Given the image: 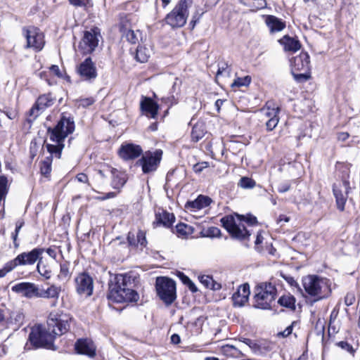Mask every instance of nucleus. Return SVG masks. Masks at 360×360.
<instances>
[{"mask_svg":"<svg viewBox=\"0 0 360 360\" xmlns=\"http://www.w3.org/2000/svg\"><path fill=\"white\" fill-rule=\"evenodd\" d=\"M268 110H269V109H268ZM279 108H273L271 112L267 111L266 112L267 117L273 115V117L269 119V120L266 122V130L272 131L277 126L279 120L277 116Z\"/></svg>","mask_w":360,"mask_h":360,"instance_id":"nucleus-30","label":"nucleus"},{"mask_svg":"<svg viewBox=\"0 0 360 360\" xmlns=\"http://www.w3.org/2000/svg\"><path fill=\"white\" fill-rule=\"evenodd\" d=\"M302 285L306 292L311 297H316V300L328 297L331 292L328 281L314 275L304 277Z\"/></svg>","mask_w":360,"mask_h":360,"instance_id":"nucleus-3","label":"nucleus"},{"mask_svg":"<svg viewBox=\"0 0 360 360\" xmlns=\"http://www.w3.org/2000/svg\"><path fill=\"white\" fill-rule=\"evenodd\" d=\"M25 222L23 219H19L15 223V231L12 233V234H16V237L18 236V233L21 229V228L24 226Z\"/></svg>","mask_w":360,"mask_h":360,"instance_id":"nucleus-61","label":"nucleus"},{"mask_svg":"<svg viewBox=\"0 0 360 360\" xmlns=\"http://www.w3.org/2000/svg\"><path fill=\"white\" fill-rule=\"evenodd\" d=\"M143 150L140 146L134 143L122 144L119 150V155L124 160H134L139 157Z\"/></svg>","mask_w":360,"mask_h":360,"instance_id":"nucleus-19","label":"nucleus"},{"mask_svg":"<svg viewBox=\"0 0 360 360\" xmlns=\"http://www.w3.org/2000/svg\"><path fill=\"white\" fill-rule=\"evenodd\" d=\"M53 340L47 331H44L39 326L32 328L29 335V341L36 348L46 347L50 345Z\"/></svg>","mask_w":360,"mask_h":360,"instance_id":"nucleus-12","label":"nucleus"},{"mask_svg":"<svg viewBox=\"0 0 360 360\" xmlns=\"http://www.w3.org/2000/svg\"><path fill=\"white\" fill-rule=\"evenodd\" d=\"M7 178L5 176H0V202L4 199L7 193Z\"/></svg>","mask_w":360,"mask_h":360,"instance_id":"nucleus-43","label":"nucleus"},{"mask_svg":"<svg viewBox=\"0 0 360 360\" xmlns=\"http://www.w3.org/2000/svg\"><path fill=\"white\" fill-rule=\"evenodd\" d=\"M44 249L36 248L30 252H24L19 254L15 259L10 260L13 269L18 266L32 265L41 258Z\"/></svg>","mask_w":360,"mask_h":360,"instance_id":"nucleus-9","label":"nucleus"},{"mask_svg":"<svg viewBox=\"0 0 360 360\" xmlns=\"http://www.w3.org/2000/svg\"><path fill=\"white\" fill-rule=\"evenodd\" d=\"M24 317L23 313L20 311L13 312L11 316V319L14 320L15 323L18 325L22 323Z\"/></svg>","mask_w":360,"mask_h":360,"instance_id":"nucleus-46","label":"nucleus"},{"mask_svg":"<svg viewBox=\"0 0 360 360\" xmlns=\"http://www.w3.org/2000/svg\"><path fill=\"white\" fill-rule=\"evenodd\" d=\"M276 295V287L270 283H262L255 288L254 297L256 308L268 309L274 301Z\"/></svg>","mask_w":360,"mask_h":360,"instance_id":"nucleus-4","label":"nucleus"},{"mask_svg":"<svg viewBox=\"0 0 360 360\" xmlns=\"http://www.w3.org/2000/svg\"><path fill=\"white\" fill-rule=\"evenodd\" d=\"M71 5L75 7H86L89 3V0H69Z\"/></svg>","mask_w":360,"mask_h":360,"instance_id":"nucleus-54","label":"nucleus"},{"mask_svg":"<svg viewBox=\"0 0 360 360\" xmlns=\"http://www.w3.org/2000/svg\"><path fill=\"white\" fill-rule=\"evenodd\" d=\"M293 323L289 326H288L283 331L279 333L278 335H281L283 338L288 337L292 332Z\"/></svg>","mask_w":360,"mask_h":360,"instance_id":"nucleus-62","label":"nucleus"},{"mask_svg":"<svg viewBox=\"0 0 360 360\" xmlns=\"http://www.w3.org/2000/svg\"><path fill=\"white\" fill-rule=\"evenodd\" d=\"M291 72L310 71L309 56L307 52H301L300 55L290 60Z\"/></svg>","mask_w":360,"mask_h":360,"instance_id":"nucleus-18","label":"nucleus"},{"mask_svg":"<svg viewBox=\"0 0 360 360\" xmlns=\"http://www.w3.org/2000/svg\"><path fill=\"white\" fill-rule=\"evenodd\" d=\"M75 350L78 354L94 357L96 355V347L91 340L79 339L75 345Z\"/></svg>","mask_w":360,"mask_h":360,"instance_id":"nucleus-23","label":"nucleus"},{"mask_svg":"<svg viewBox=\"0 0 360 360\" xmlns=\"http://www.w3.org/2000/svg\"><path fill=\"white\" fill-rule=\"evenodd\" d=\"M265 23L271 33L282 31L286 26L285 22L271 15L265 17Z\"/></svg>","mask_w":360,"mask_h":360,"instance_id":"nucleus-25","label":"nucleus"},{"mask_svg":"<svg viewBox=\"0 0 360 360\" xmlns=\"http://www.w3.org/2000/svg\"><path fill=\"white\" fill-rule=\"evenodd\" d=\"M42 257L40 258L37 263V269L39 274L44 276L46 279L50 278L51 276V269L45 265L43 262L41 261Z\"/></svg>","mask_w":360,"mask_h":360,"instance_id":"nucleus-38","label":"nucleus"},{"mask_svg":"<svg viewBox=\"0 0 360 360\" xmlns=\"http://www.w3.org/2000/svg\"><path fill=\"white\" fill-rule=\"evenodd\" d=\"M77 73L83 81L92 82L97 76V69L90 57L86 58L77 67Z\"/></svg>","mask_w":360,"mask_h":360,"instance_id":"nucleus-11","label":"nucleus"},{"mask_svg":"<svg viewBox=\"0 0 360 360\" xmlns=\"http://www.w3.org/2000/svg\"><path fill=\"white\" fill-rule=\"evenodd\" d=\"M223 352L226 354H230L233 356H236L239 351L233 345H225L222 348Z\"/></svg>","mask_w":360,"mask_h":360,"instance_id":"nucleus-47","label":"nucleus"},{"mask_svg":"<svg viewBox=\"0 0 360 360\" xmlns=\"http://www.w3.org/2000/svg\"><path fill=\"white\" fill-rule=\"evenodd\" d=\"M162 151L156 150L155 153H146L136 162L140 165L144 174L154 172L157 169L161 160Z\"/></svg>","mask_w":360,"mask_h":360,"instance_id":"nucleus-10","label":"nucleus"},{"mask_svg":"<svg viewBox=\"0 0 360 360\" xmlns=\"http://www.w3.org/2000/svg\"><path fill=\"white\" fill-rule=\"evenodd\" d=\"M238 185V186L245 189L253 188L256 185V182L251 178L243 176L240 179Z\"/></svg>","mask_w":360,"mask_h":360,"instance_id":"nucleus-39","label":"nucleus"},{"mask_svg":"<svg viewBox=\"0 0 360 360\" xmlns=\"http://www.w3.org/2000/svg\"><path fill=\"white\" fill-rule=\"evenodd\" d=\"M222 226L231 234V236L238 240H246L250 236L249 231L244 225L237 224L233 215H226L220 220Z\"/></svg>","mask_w":360,"mask_h":360,"instance_id":"nucleus-7","label":"nucleus"},{"mask_svg":"<svg viewBox=\"0 0 360 360\" xmlns=\"http://www.w3.org/2000/svg\"><path fill=\"white\" fill-rule=\"evenodd\" d=\"M302 73H298L297 72H291L294 79L297 82H304L307 81L310 77V72L309 71H302Z\"/></svg>","mask_w":360,"mask_h":360,"instance_id":"nucleus-42","label":"nucleus"},{"mask_svg":"<svg viewBox=\"0 0 360 360\" xmlns=\"http://www.w3.org/2000/svg\"><path fill=\"white\" fill-rule=\"evenodd\" d=\"M236 217H238V219H239L240 221H245L248 224L253 225L257 224V218L255 216L249 215L246 217L244 216H240L238 214H236Z\"/></svg>","mask_w":360,"mask_h":360,"instance_id":"nucleus-48","label":"nucleus"},{"mask_svg":"<svg viewBox=\"0 0 360 360\" xmlns=\"http://www.w3.org/2000/svg\"><path fill=\"white\" fill-rule=\"evenodd\" d=\"M355 295L353 292H348L345 297V304L347 306L352 305L355 302Z\"/></svg>","mask_w":360,"mask_h":360,"instance_id":"nucleus-56","label":"nucleus"},{"mask_svg":"<svg viewBox=\"0 0 360 360\" xmlns=\"http://www.w3.org/2000/svg\"><path fill=\"white\" fill-rule=\"evenodd\" d=\"M243 5L249 7L252 11H257L266 6V0H238Z\"/></svg>","mask_w":360,"mask_h":360,"instance_id":"nucleus-32","label":"nucleus"},{"mask_svg":"<svg viewBox=\"0 0 360 360\" xmlns=\"http://www.w3.org/2000/svg\"><path fill=\"white\" fill-rule=\"evenodd\" d=\"M75 288L77 292L86 297L92 295L94 290L93 278L86 273L79 274L75 278Z\"/></svg>","mask_w":360,"mask_h":360,"instance_id":"nucleus-13","label":"nucleus"},{"mask_svg":"<svg viewBox=\"0 0 360 360\" xmlns=\"http://www.w3.org/2000/svg\"><path fill=\"white\" fill-rule=\"evenodd\" d=\"M51 171V165L47 162H41V172L44 175H48Z\"/></svg>","mask_w":360,"mask_h":360,"instance_id":"nucleus-55","label":"nucleus"},{"mask_svg":"<svg viewBox=\"0 0 360 360\" xmlns=\"http://www.w3.org/2000/svg\"><path fill=\"white\" fill-rule=\"evenodd\" d=\"M11 290L27 299L39 298V286L34 283L21 282L13 285Z\"/></svg>","mask_w":360,"mask_h":360,"instance_id":"nucleus-16","label":"nucleus"},{"mask_svg":"<svg viewBox=\"0 0 360 360\" xmlns=\"http://www.w3.org/2000/svg\"><path fill=\"white\" fill-rule=\"evenodd\" d=\"M278 42L283 46L285 51L296 52L301 49L300 41L288 35H284Z\"/></svg>","mask_w":360,"mask_h":360,"instance_id":"nucleus-26","label":"nucleus"},{"mask_svg":"<svg viewBox=\"0 0 360 360\" xmlns=\"http://www.w3.org/2000/svg\"><path fill=\"white\" fill-rule=\"evenodd\" d=\"M290 188V184L288 183L281 184L278 188V191L279 193H285L288 191Z\"/></svg>","mask_w":360,"mask_h":360,"instance_id":"nucleus-64","label":"nucleus"},{"mask_svg":"<svg viewBox=\"0 0 360 360\" xmlns=\"http://www.w3.org/2000/svg\"><path fill=\"white\" fill-rule=\"evenodd\" d=\"M212 200L210 198L200 195L195 200L187 202L186 207L200 210L209 206Z\"/></svg>","mask_w":360,"mask_h":360,"instance_id":"nucleus-27","label":"nucleus"},{"mask_svg":"<svg viewBox=\"0 0 360 360\" xmlns=\"http://www.w3.org/2000/svg\"><path fill=\"white\" fill-rule=\"evenodd\" d=\"M174 221L175 217L174 214L164 210H159L155 212V220L153 221V226H162L165 228H170L173 226Z\"/></svg>","mask_w":360,"mask_h":360,"instance_id":"nucleus-22","label":"nucleus"},{"mask_svg":"<svg viewBox=\"0 0 360 360\" xmlns=\"http://www.w3.org/2000/svg\"><path fill=\"white\" fill-rule=\"evenodd\" d=\"M139 282V276L133 272L115 275L108 284V299L118 303L137 302L139 295L134 288Z\"/></svg>","mask_w":360,"mask_h":360,"instance_id":"nucleus-1","label":"nucleus"},{"mask_svg":"<svg viewBox=\"0 0 360 360\" xmlns=\"http://www.w3.org/2000/svg\"><path fill=\"white\" fill-rule=\"evenodd\" d=\"M149 58L148 51L146 48L139 46L136 49V59L141 63H146Z\"/></svg>","mask_w":360,"mask_h":360,"instance_id":"nucleus-37","label":"nucleus"},{"mask_svg":"<svg viewBox=\"0 0 360 360\" xmlns=\"http://www.w3.org/2000/svg\"><path fill=\"white\" fill-rule=\"evenodd\" d=\"M58 276L60 280H68L70 277L69 264L68 263L60 264V273Z\"/></svg>","mask_w":360,"mask_h":360,"instance_id":"nucleus-40","label":"nucleus"},{"mask_svg":"<svg viewBox=\"0 0 360 360\" xmlns=\"http://www.w3.org/2000/svg\"><path fill=\"white\" fill-rule=\"evenodd\" d=\"M285 280L289 283L291 286L297 287L299 290H301L297 281L291 276H284Z\"/></svg>","mask_w":360,"mask_h":360,"instance_id":"nucleus-63","label":"nucleus"},{"mask_svg":"<svg viewBox=\"0 0 360 360\" xmlns=\"http://www.w3.org/2000/svg\"><path fill=\"white\" fill-rule=\"evenodd\" d=\"M208 166H209V164L207 162H198L193 165V169L195 173L199 174L201 172H202V170L205 168H207Z\"/></svg>","mask_w":360,"mask_h":360,"instance_id":"nucleus-52","label":"nucleus"},{"mask_svg":"<svg viewBox=\"0 0 360 360\" xmlns=\"http://www.w3.org/2000/svg\"><path fill=\"white\" fill-rule=\"evenodd\" d=\"M54 103V99L51 94H44L37 98L35 104L43 112L46 108L51 107Z\"/></svg>","mask_w":360,"mask_h":360,"instance_id":"nucleus-29","label":"nucleus"},{"mask_svg":"<svg viewBox=\"0 0 360 360\" xmlns=\"http://www.w3.org/2000/svg\"><path fill=\"white\" fill-rule=\"evenodd\" d=\"M199 280L206 288H210L211 283H213L212 277L207 275H202L199 276Z\"/></svg>","mask_w":360,"mask_h":360,"instance_id":"nucleus-49","label":"nucleus"},{"mask_svg":"<svg viewBox=\"0 0 360 360\" xmlns=\"http://www.w3.org/2000/svg\"><path fill=\"white\" fill-rule=\"evenodd\" d=\"M176 231L179 237L186 238L193 233L194 229L188 224L179 223L176 226Z\"/></svg>","mask_w":360,"mask_h":360,"instance_id":"nucleus-34","label":"nucleus"},{"mask_svg":"<svg viewBox=\"0 0 360 360\" xmlns=\"http://www.w3.org/2000/svg\"><path fill=\"white\" fill-rule=\"evenodd\" d=\"M250 286L248 283L240 285L232 296L233 305L235 307H241L248 301Z\"/></svg>","mask_w":360,"mask_h":360,"instance_id":"nucleus-21","label":"nucleus"},{"mask_svg":"<svg viewBox=\"0 0 360 360\" xmlns=\"http://www.w3.org/2000/svg\"><path fill=\"white\" fill-rule=\"evenodd\" d=\"M136 246L139 244L142 247H146L147 244L146 233L141 230H139L136 233Z\"/></svg>","mask_w":360,"mask_h":360,"instance_id":"nucleus-45","label":"nucleus"},{"mask_svg":"<svg viewBox=\"0 0 360 360\" xmlns=\"http://www.w3.org/2000/svg\"><path fill=\"white\" fill-rule=\"evenodd\" d=\"M42 112L38 108L37 105L32 106V108L30 110V116L33 117V120H35Z\"/></svg>","mask_w":360,"mask_h":360,"instance_id":"nucleus-57","label":"nucleus"},{"mask_svg":"<svg viewBox=\"0 0 360 360\" xmlns=\"http://www.w3.org/2000/svg\"><path fill=\"white\" fill-rule=\"evenodd\" d=\"M205 134V128L202 122L196 123L192 129L191 131V139L192 141L195 142H198L200 140Z\"/></svg>","mask_w":360,"mask_h":360,"instance_id":"nucleus-31","label":"nucleus"},{"mask_svg":"<svg viewBox=\"0 0 360 360\" xmlns=\"http://www.w3.org/2000/svg\"><path fill=\"white\" fill-rule=\"evenodd\" d=\"M162 101L165 103L169 105H172L176 103V99L174 95H170L167 97H163L162 98Z\"/></svg>","mask_w":360,"mask_h":360,"instance_id":"nucleus-60","label":"nucleus"},{"mask_svg":"<svg viewBox=\"0 0 360 360\" xmlns=\"http://www.w3.org/2000/svg\"><path fill=\"white\" fill-rule=\"evenodd\" d=\"M140 108L147 117L155 119L158 112L159 105L152 98L143 96L140 103Z\"/></svg>","mask_w":360,"mask_h":360,"instance_id":"nucleus-20","label":"nucleus"},{"mask_svg":"<svg viewBox=\"0 0 360 360\" xmlns=\"http://www.w3.org/2000/svg\"><path fill=\"white\" fill-rule=\"evenodd\" d=\"M188 14L186 8L176 5L166 15L165 20L172 28L181 27L186 23Z\"/></svg>","mask_w":360,"mask_h":360,"instance_id":"nucleus-8","label":"nucleus"},{"mask_svg":"<svg viewBox=\"0 0 360 360\" xmlns=\"http://www.w3.org/2000/svg\"><path fill=\"white\" fill-rule=\"evenodd\" d=\"M13 270V266L10 261L6 262L4 267L0 269V278L4 277L8 273Z\"/></svg>","mask_w":360,"mask_h":360,"instance_id":"nucleus-50","label":"nucleus"},{"mask_svg":"<svg viewBox=\"0 0 360 360\" xmlns=\"http://www.w3.org/2000/svg\"><path fill=\"white\" fill-rule=\"evenodd\" d=\"M178 276L181 281V282L184 285H186L192 292H198V288L196 287L195 283L189 278L188 276H187L182 272H179Z\"/></svg>","mask_w":360,"mask_h":360,"instance_id":"nucleus-36","label":"nucleus"},{"mask_svg":"<svg viewBox=\"0 0 360 360\" xmlns=\"http://www.w3.org/2000/svg\"><path fill=\"white\" fill-rule=\"evenodd\" d=\"M220 233L221 231L217 227L212 226L210 227L207 230V235L211 237L219 236Z\"/></svg>","mask_w":360,"mask_h":360,"instance_id":"nucleus-58","label":"nucleus"},{"mask_svg":"<svg viewBox=\"0 0 360 360\" xmlns=\"http://www.w3.org/2000/svg\"><path fill=\"white\" fill-rule=\"evenodd\" d=\"M100 32L98 27H94L89 31H85L79 46L84 49V53H91L95 50L98 44Z\"/></svg>","mask_w":360,"mask_h":360,"instance_id":"nucleus-14","label":"nucleus"},{"mask_svg":"<svg viewBox=\"0 0 360 360\" xmlns=\"http://www.w3.org/2000/svg\"><path fill=\"white\" fill-rule=\"evenodd\" d=\"M349 189V183L347 181H343L338 185L334 184L333 186V191L336 200L337 207L340 211L345 210V205L347 202V194Z\"/></svg>","mask_w":360,"mask_h":360,"instance_id":"nucleus-17","label":"nucleus"},{"mask_svg":"<svg viewBox=\"0 0 360 360\" xmlns=\"http://www.w3.org/2000/svg\"><path fill=\"white\" fill-rule=\"evenodd\" d=\"M136 240H137L136 234L135 235V233L131 231L129 232L128 236H127V240H128L129 244L130 245L136 246Z\"/></svg>","mask_w":360,"mask_h":360,"instance_id":"nucleus-59","label":"nucleus"},{"mask_svg":"<svg viewBox=\"0 0 360 360\" xmlns=\"http://www.w3.org/2000/svg\"><path fill=\"white\" fill-rule=\"evenodd\" d=\"M250 82L251 77L250 76H245L244 77H238L234 80V82L231 84V86H248L250 84Z\"/></svg>","mask_w":360,"mask_h":360,"instance_id":"nucleus-41","label":"nucleus"},{"mask_svg":"<svg viewBox=\"0 0 360 360\" xmlns=\"http://www.w3.org/2000/svg\"><path fill=\"white\" fill-rule=\"evenodd\" d=\"M61 292L60 286L56 285H50L47 289L39 287V298L53 299L51 307L57 305L58 300Z\"/></svg>","mask_w":360,"mask_h":360,"instance_id":"nucleus-24","label":"nucleus"},{"mask_svg":"<svg viewBox=\"0 0 360 360\" xmlns=\"http://www.w3.org/2000/svg\"><path fill=\"white\" fill-rule=\"evenodd\" d=\"M108 170L112 174V180L111 185L112 188L115 189H120L122 188L126 183L124 174L114 168H109Z\"/></svg>","mask_w":360,"mask_h":360,"instance_id":"nucleus-28","label":"nucleus"},{"mask_svg":"<svg viewBox=\"0 0 360 360\" xmlns=\"http://www.w3.org/2000/svg\"><path fill=\"white\" fill-rule=\"evenodd\" d=\"M336 345L340 347L342 350H345L349 354L354 355L355 352V349L349 344L347 341H340L336 343Z\"/></svg>","mask_w":360,"mask_h":360,"instance_id":"nucleus-44","label":"nucleus"},{"mask_svg":"<svg viewBox=\"0 0 360 360\" xmlns=\"http://www.w3.org/2000/svg\"><path fill=\"white\" fill-rule=\"evenodd\" d=\"M126 39L131 44H136L141 37V32L139 30H128L124 32Z\"/></svg>","mask_w":360,"mask_h":360,"instance_id":"nucleus-35","label":"nucleus"},{"mask_svg":"<svg viewBox=\"0 0 360 360\" xmlns=\"http://www.w3.org/2000/svg\"><path fill=\"white\" fill-rule=\"evenodd\" d=\"M230 70L229 69L228 65L225 63H221L219 64V68L217 72V77L223 75L224 73H226L228 75L230 74Z\"/></svg>","mask_w":360,"mask_h":360,"instance_id":"nucleus-51","label":"nucleus"},{"mask_svg":"<svg viewBox=\"0 0 360 360\" xmlns=\"http://www.w3.org/2000/svg\"><path fill=\"white\" fill-rule=\"evenodd\" d=\"M94 102H95V100L92 97L81 98L78 101L79 105L84 108L91 105Z\"/></svg>","mask_w":360,"mask_h":360,"instance_id":"nucleus-53","label":"nucleus"},{"mask_svg":"<svg viewBox=\"0 0 360 360\" xmlns=\"http://www.w3.org/2000/svg\"><path fill=\"white\" fill-rule=\"evenodd\" d=\"M158 296L167 305L172 304L176 298V283L167 277H158L155 281Z\"/></svg>","mask_w":360,"mask_h":360,"instance_id":"nucleus-6","label":"nucleus"},{"mask_svg":"<svg viewBox=\"0 0 360 360\" xmlns=\"http://www.w3.org/2000/svg\"><path fill=\"white\" fill-rule=\"evenodd\" d=\"M74 130L75 122L73 120L65 116L61 117L54 127H49L47 134L53 143H46V148L49 153V156L46 157L42 162H47L51 165L53 155L60 158L65 146L64 141L68 134H72Z\"/></svg>","mask_w":360,"mask_h":360,"instance_id":"nucleus-2","label":"nucleus"},{"mask_svg":"<svg viewBox=\"0 0 360 360\" xmlns=\"http://www.w3.org/2000/svg\"><path fill=\"white\" fill-rule=\"evenodd\" d=\"M278 303L281 306L285 307L286 308H289L291 309H295V298L294 297V296L290 294L281 296L278 299Z\"/></svg>","mask_w":360,"mask_h":360,"instance_id":"nucleus-33","label":"nucleus"},{"mask_svg":"<svg viewBox=\"0 0 360 360\" xmlns=\"http://www.w3.org/2000/svg\"><path fill=\"white\" fill-rule=\"evenodd\" d=\"M23 32L27 39V48H33L38 51L43 49L44 45V36L37 28L34 27L24 28Z\"/></svg>","mask_w":360,"mask_h":360,"instance_id":"nucleus-15","label":"nucleus"},{"mask_svg":"<svg viewBox=\"0 0 360 360\" xmlns=\"http://www.w3.org/2000/svg\"><path fill=\"white\" fill-rule=\"evenodd\" d=\"M71 318L66 314L51 312L47 321V333L54 339L68 331Z\"/></svg>","mask_w":360,"mask_h":360,"instance_id":"nucleus-5","label":"nucleus"}]
</instances>
